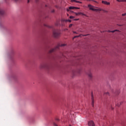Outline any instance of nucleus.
<instances>
[{
  "label": "nucleus",
  "instance_id": "obj_1",
  "mask_svg": "<svg viewBox=\"0 0 126 126\" xmlns=\"http://www.w3.org/2000/svg\"><path fill=\"white\" fill-rule=\"evenodd\" d=\"M88 7L89 8L90 10H92L93 11H101V10H102L100 8H99L98 9L94 8V7L97 8V7H95L91 4H89Z\"/></svg>",
  "mask_w": 126,
  "mask_h": 126
},
{
  "label": "nucleus",
  "instance_id": "obj_2",
  "mask_svg": "<svg viewBox=\"0 0 126 126\" xmlns=\"http://www.w3.org/2000/svg\"><path fill=\"white\" fill-rule=\"evenodd\" d=\"M40 68H45V69H50V65L47 63H43L40 64Z\"/></svg>",
  "mask_w": 126,
  "mask_h": 126
},
{
  "label": "nucleus",
  "instance_id": "obj_3",
  "mask_svg": "<svg viewBox=\"0 0 126 126\" xmlns=\"http://www.w3.org/2000/svg\"><path fill=\"white\" fill-rule=\"evenodd\" d=\"M60 34H61V32L59 31H53V36L54 37H59L60 36Z\"/></svg>",
  "mask_w": 126,
  "mask_h": 126
},
{
  "label": "nucleus",
  "instance_id": "obj_4",
  "mask_svg": "<svg viewBox=\"0 0 126 126\" xmlns=\"http://www.w3.org/2000/svg\"><path fill=\"white\" fill-rule=\"evenodd\" d=\"M4 15H5V12L3 10L0 8V17H3Z\"/></svg>",
  "mask_w": 126,
  "mask_h": 126
},
{
  "label": "nucleus",
  "instance_id": "obj_5",
  "mask_svg": "<svg viewBox=\"0 0 126 126\" xmlns=\"http://www.w3.org/2000/svg\"><path fill=\"white\" fill-rule=\"evenodd\" d=\"M59 48H60V46H57L56 48L51 49L49 51L50 54H51L52 53H54V52H56V51H57V50H58L59 49Z\"/></svg>",
  "mask_w": 126,
  "mask_h": 126
},
{
  "label": "nucleus",
  "instance_id": "obj_6",
  "mask_svg": "<svg viewBox=\"0 0 126 126\" xmlns=\"http://www.w3.org/2000/svg\"><path fill=\"white\" fill-rule=\"evenodd\" d=\"M88 126H95V124L93 121H91L88 123Z\"/></svg>",
  "mask_w": 126,
  "mask_h": 126
},
{
  "label": "nucleus",
  "instance_id": "obj_7",
  "mask_svg": "<svg viewBox=\"0 0 126 126\" xmlns=\"http://www.w3.org/2000/svg\"><path fill=\"white\" fill-rule=\"evenodd\" d=\"M102 3H103V4H106V5H110V2H108L106 1H102Z\"/></svg>",
  "mask_w": 126,
  "mask_h": 126
},
{
  "label": "nucleus",
  "instance_id": "obj_8",
  "mask_svg": "<svg viewBox=\"0 0 126 126\" xmlns=\"http://www.w3.org/2000/svg\"><path fill=\"white\" fill-rule=\"evenodd\" d=\"M92 105L93 107H94V97H93V94H92Z\"/></svg>",
  "mask_w": 126,
  "mask_h": 126
},
{
  "label": "nucleus",
  "instance_id": "obj_9",
  "mask_svg": "<svg viewBox=\"0 0 126 126\" xmlns=\"http://www.w3.org/2000/svg\"><path fill=\"white\" fill-rule=\"evenodd\" d=\"M75 8V6H70L69 7V9H67V11L69 10V9H74Z\"/></svg>",
  "mask_w": 126,
  "mask_h": 126
},
{
  "label": "nucleus",
  "instance_id": "obj_10",
  "mask_svg": "<svg viewBox=\"0 0 126 126\" xmlns=\"http://www.w3.org/2000/svg\"><path fill=\"white\" fill-rule=\"evenodd\" d=\"M56 26H59V25H61V23L59 21L57 22L55 24Z\"/></svg>",
  "mask_w": 126,
  "mask_h": 126
},
{
  "label": "nucleus",
  "instance_id": "obj_11",
  "mask_svg": "<svg viewBox=\"0 0 126 126\" xmlns=\"http://www.w3.org/2000/svg\"><path fill=\"white\" fill-rule=\"evenodd\" d=\"M44 26H45V27H48V28H53V27L49 26L47 25H44Z\"/></svg>",
  "mask_w": 126,
  "mask_h": 126
},
{
  "label": "nucleus",
  "instance_id": "obj_12",
  "mask_svg": "<svg viewBox=\"0 0 126 126\" xmlns=\"http://www.w3.org/2000/svg\"><path fill=\"white\" fill-rule=\"evenodd\" d=\"M75 14H76V15H80L82 13L80 12L78 13H75Z\"/></svg>",
  "mask_w": 126,
  "mask_h": 126
},
{
  "label": "nucleus",
  "instance_id": "obj_13",
  "mask_svg": "<svg viewBox=\"0 0 126 126\" xmlns=\"http://www.w3.org/2000/svg\"><path fill=\"white\" fill-rule=\"evenodd\" d=\"M122 104H123V102L117 104H116V106H117L118 107H119V106H120V105H122Z\"/></svg>",
  "mask_w": 126,
  "mask_h": 126
},
{
  "label": "nucleus",
  "instance_id": "obj_14",
  "mask_svg": "<svg viewBox=\"0 0 126 126\" xmlns=\"http://www.w3.org/2000/svg\"><path fill=\"white\" fill-rule=\"evenodd\" d=\"M116 31H118V30H114L112 31H108V32H112V33H114V32H116Z\"/></svg>",
  "mask_w": 126,
  "mask_h": 126
},
{
  "label": "nucleus",
  "instance_id": "obj_15",
  "mask_svg": "<svg viewBox=\"0 0 126 126\" xmlns=\"http://www.w3.org/2000/svg\"><path fill=\"white\" fill-rule=\"evenodd\" d=\"M88 75H89V77H92V74L91 73H89L88 74Z\"/></svg>",
  "mask_w": 126,
  "mask_h": 126
},
{
  "label": "nucleus",
  "instance_id": "obj_16",
  "mask_svg": "<svg viewBox=\"0 0 126 126\" xmlns=\"http://www.w3.org/2000/svg\"><path fill=\"white\" fill-rule=\"evenodd\" d=\"M117 1H119V2H121V1H126V0H117Z\"/></svg>",
  "mask_w": 126,
  "mask_h": 126
},
{
  "label": "nucleus",
  "instance_id": "obj_17",
  "mask_svg": "<svg viewBox=\"0 0 126 126\" xmlns=\"http://www.w3.org/2000/svg\"><path fill=\"white\" fill-rule=\"evenodd\" d=\"M53 125L54 126H58V125H57L54 122H53Z\"/></svg>",
  "mask_w": 126,
  "mask_h": 126
},
{
  "label": "nucleus",
  "instance_id": "obj_18",
  "mask_svg": "<svg viewBox=\"0 0 126 126\" xmlns=\"http://www.w3.org/2000/svg\"><path fill=\"white\" fill-rule=\"evenodd\" d=\"M71 1L72 2H76L77 0H71Z\"/></svg>",
  "mask_w": 126,
  "mask_h": 126
},
{
  "label": "nucleus",
  "instance_id": "obj_19",
  "mask_svg": "<svg viewBox=\"0 0 126 126\" xmlns=\"http://www.w3.org/2000/svg\"><path fill=\"white\" fill-rule=\"evenodd\" d=\"M82 14H81L82 15H84V16H87V15H86V14L81 12Z\"/></svg>",
  "mask_w": 126,
  "mask_h": 126
},
{
  "label": "nucleus",
  "instance_id": "obj_20",
  "mask_svg": "<svg viewBox=\"0 0 126 126\" xmlns=\"http://www.w3.org/2000/svg\"><path fill=\"white\" fill-rule=\"evenodd\" d=\"M76 2H77V3H82V2H81V1H77V0Z\"/></svg>",
  "mask_w": 126,
  "mask_h": 126
},
{
  "label": "nucleus",
  "instance_id": "obj_21",
  "mask_svg": "<svg viewBox=\"0 0 126 126\" xmlns=\"http://www.w3.org/2000/svg\"><path fill=\"white\" fill-rule=\"evenodd\" d=\"M55 121L59 122V121H60V119L59 118H55Z\"/></svg>",
  "mask_w": 126,
  "mask_h": 126
},
{
  "label": "nucleus",
  "instance_id": "obj_22",
  "mask_svg": "<svg viewBox=\"0 0 126 126\" xmlns=\"http://www.w3.org/2000/svg\"><path fill=\"white\" fill-rule=\"evenodd\" d=\"M69 18H70L71 19H72V18H74V16H71L69 17Z\"/></svg>",
  "mask_w": 126,
  "mask_h": 126
},
{
  "label": "nucleus",
  "instance_id": "obj_23",
  "mask_svg": "<svg viewBox=\"0 0 126 126\" xmlns=\"http://www.w3.org/2000/svg\"><path fill=\"white\" fill-rule=\"evenodd\" d=\"M72 25H73L72 24H70V25H69V28H71V27H72Z\"/></svg>",
  "mask_w": 126,
  "mask_h": 126
},
{
  "label": "nucleus",
  "instance_id": "obj_24",
  "mask_svg": "<svg viewBox=\"0 0 126 126\" xmlns=\"http://www.w3.org/2000/svg\"><path fill=\"white\" fill-rule=\"evenodd\" d=\"M14 1L17 2V1H19V0H13Z\"/></svg>",
  "mask_w": 126,
  "mask_h": 126
},
{
  "label": "nucleus",
  "instance_id": "obj_25",
  "mask_svg": "<svg viewBox=\"0 0 126 126\" xmlns=\"http://www.w3.org/2000/svg\"><path fill=\"white\" fill-rule=\"evenodd\" d=\"M80 8L77 7H75V9H79Z\"/></svg>",
  "mask_w": 126,
  "mask_h": 126
},
{
  "label": "nucleus",
  "instance_id": "obj_26",
  "mask_svg": "<svg viewBox=\"0 0 126 126\" xmlns=\"http://www.w3.org/2000/svg\"><path fill=\"white\" fill-rule=\"evenodd\" d=\"M51 12H52V13H54V12H55V10H51Z\"/></svg>",
  "mask_w": 126,
  "mask_h": 126
},
{
  "label": "nucleus",
  "instance_id": "obj_27",
  "mask_svg": "<svg viewBox=\"0 0 126 126\" xmlns=\"http://www.w3.org/2000/svg\"><path fill=\"white\" fill-rule=\"evenodd\" d=\"M125 15H126V13L122 14V16H125Z\"/></svg>",
  "mask_w": 126,
  "mask_h": 126
},
{
  "label": "nucleus",
  "instance_id": "obj_28",
  "mask_svg": "<svg viewBox=\"0 0 126 126\" xmlns=\"http://www.w3.org/2000/svg\"><path fill=\"white\" fill-rule=\"evenodd\" d=\"M106 95H108V96L110 95V94H109V92L106 93Z\"/></svg>",
  "mask_w": 126,
  "mask_h": 126
},
{
  "label": "nucleus",
  "instance_id": "obj_29",
  "mask_svg": "<svg viewBox=\"0 0 126 126\" xmlns=\"http://www.w3.org/2000/svg\"><path fill=\"white\" fill-rule=\"evenodd\" d=\"M27 0V3H29L30 2V0Z\"/></svg>",
  "mask_w": 126,
  "mask_h": 126
},
{
  "label": "nucleus",
  "instance_id": "obj_30",
  "mask_svg": "<svg viewBox=\"0 0 126 126\" xmlns=\"http://www.w3.org/2000/svg\"><path fill=\"white\" fill-rule=\"evenodd\" d=\"M75 21H77V20H79V19H76L74 20Z\"/></svg>",
  "mask_w": 126,
  "mask_h": 126
},
{
  "label": "nucleus",
  "instance_id": "obj_31",
  "mask_svg": "<svg viewBox=\"0 0 126 126\" xmlns=\"http://www.w3.org/2000/svg\"><path fill=\"white\" fill-rule=\"evenodd\" d=\"M79 37V36H75L73 37V39H74V38H77V37Z\"/></svg>",
  "mask_w": 126,
  "mask_h": 126
},
{
  "label": "nucleus",
  "instance_id": "obj_32",
  "mask_svg": "<svg viewBox=\"0 0 126 126\" xmlns=\"http://www.w3.org/2000/svg\"><path fill=\"white\" fill-rule=\"evenodd\" d=\"M92 1H94V2H96L97 3V1H96V0H92Z\"/></svg>",
  "mask_w": 126,
  "mask_h": 126
},
{
  "label": "nucleus",
  "instance_id": "obj_33",
  "mask_svg": "<svg viewBox=\"0 0 126 126\" xmlns=\"http://www.w3.org/2000/svg\"><path fill=\"white\" fill-rule=\"evenodd\" d=\"M67 21H68L69 22H71V20H67Z\"/></svg>",
  "mask_w": 126,
  "mask_h": 126
},
{
  "label": "nucleus",
  "instance_id": "obj_34",
  "mask_svg": "<svg viewBox=\"0 0 126 126\" xmlns=\"http://www.w3.org/2000/svg\"><path fill=\"white\" fill-rule=\"evenodd\" d=\"M36 2H38L39 1V0H35Z\"/></svg>",
  "mask_w": 126,
  "mask_h": 126
},
{
  "label": "nucleus",
  "instance_id": "obj_35",
  "mask_svg": "<svg viewBox=\"0 0 126 126\" xmlns=\"http://www.w3.org/2000/svg\"><path fill=\"white\" fill-rule=\"evenodd\" d=\"M74 34H77V33L76 32H73Z\"/></svg>",
  "mask_w": 126,
  "mask_h": 126
},
{
  "label": "nucleus",
  "instance_id": "obj_36",
  "mask_svg": "<svg viewBox=\"0 0 126 126\" xmlns=\"http://www.w3.org/2000/svg\"><path fill=\"white\" fill-rule=\"evenodd\" d=\"M89 0L90 1H92V0Z\"/></svg>",
  "mask_w": 126,
  "mask_h": 126
},
{
  "label": "nucleus",
  "instance_id": "obj_37",
  "mask_svg": "<svg viewBox=\"0 0 126 126\" xmlns=\"http://www.w3.org/2000/svg\"><path fill=\"white\" fill-rule=\"evenodd\" d=\"M83 6H84V7H87L86 6H84V5Z\"/></svg>",
  "mask_w": 126,
  "mask_h": 126
},
{
  "label": "nucleus",
  "instance_id": "obj_38",
  "mask_svg": "<svg viewBox=\"0 0 126 126\" xmlns=\"http://www.w3.org/2000/svg\"><path fill=\"white\" fill-rule=\"evenodd\" d=\"M61 22H63V20L61 21Z\"/></svg>",
  "mask_w": 126,
  "mask_h": 126
},
{
  "label": "nucleus",
  "instance_id": "obj_39",
  "mask_svg": "<svg viewBox=\"0 0 126 126\" xmlns=\"http://www.w3.org/2000/svg\"><path fill=\"white\" fill-rule=\"evenodd\" d=\"M65 44H63V46H65Z\"/></svg>",
  "mask_w": 126,
  "mask_h": 126
},
{
  "label": "nucleus",
  "instance_id": "obj_40",
  "mask_svg": "<svg viewBox=\"0 0 126 126\" xmlns=\"http://www.w3.org/2000/svg\"><path fill=\"white\" fill-rule=\"evenodd\" d=\"M84 36H87V35H85Z\"/></svg>",
  "mask_w": 126,
  "mask_h": 126
},
{
  "label": "nucleus",
  "instance_id": "obj_41",
  "mask_svg": "<svg viewBox=\"0 0 126 126\" xmlns=\"http://www.w3.org/2000/svg\"><path fill=\"white\" fill-rule=\"evenodd\" d=\"M69 126H71V125H69Z\"/></svg>",
  "mask_w": 126,
  "mask_h": 126
}]
</instances>
